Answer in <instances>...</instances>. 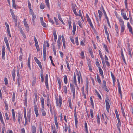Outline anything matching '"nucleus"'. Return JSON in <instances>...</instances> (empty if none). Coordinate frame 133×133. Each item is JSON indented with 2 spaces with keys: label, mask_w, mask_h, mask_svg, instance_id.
Returning a JSON list of instances; mask_svg holds the SVG:
<instances>
[{
  "label": "nucleus",
  "mask_w": 133,
  "mask_h": 133,
  "mask_svg": "<svg viewBox=\"0 0 133 133\" xmlns=\"http://www.w3.org/2000/svg\"><path fill=\"white\" fill-rule=\"evenodd\" d=\"M42 25L44 27H46V24L44 22L41 23Z\"/></svg>",
  "instance_id": "nucleus-64"
},
{
  "label": "nucleus",
  "mask_w": 133,
  "mask_h": 133,
  "mask_svg": "<svg viewBox=\"0 0 133 133\" xmlns=\"http://www.w3.org/2000/svg\"><path fill=\"white\" fill-rule=\"evenodd\" d=\"M5 48L4 45H3L2 49V58L3 59H5Z\"/></svg>",
  "instance_id": "nucleus-7"
},
{
  "label": "nucleus",
  "mask_w": 133,
  "mask_h": 133,
  "mask_svg": "<svg viewBox=\"0 0 133 133\" xmlns=\"http://www.w3.org/2000/svg\"><path fill=\"white\" fill-rule=\"evenodd\" d=\"M69 106L71 109H72L71 107V99L69 100Z\"/></svg>",
  "instance_id": "nucleus-43"
},
{
  "label": "nucleus",
  "mask_w": 133,
  "mask_h": 133,
  "mask_svg": "<svg viewBox=\"0 0 133 133\" xmlns=\"http://www.w3.org/2000/svg\"><path fill=\"white\" fill-rule=\"evenodd\" d=\"M85 127V131L87 133H88V127L87 126V124L86 122L85 121L84 123Z\"/></svg>",
  "instance_id": "nucleus-31"
},
{
  "label": "nucleus",
  "mask_w": 133,
  "mask_h": 133,
  "mask_svg": "<svg viewBox=\"0 0 133 133\" xmlns=\"http://www.w3.org/2000/svg\"><path fill=\"white\" fill-rule=\"evenodd\" d=\"M105 118L104 117L103 114H102L101 117V118L102 121H103L104 122V123L105 124H107V122L109 120L108 118L107 117L105 114H104Z\"/></svg>",
  "instance_id": "nucleus-4"
},
{
  "label": "nucleus",
  "mask_w": 133,
  "mask_h": 133,
  "mask_svg": "<svg viewBox=\"0 0 133 133\" xmlns=\"http://www.w3.org/2000/svg\"><path fill=\"white\" fill-rule=\"evenodd\" d=\"M15 94L14 92H13L12 97V101L13 102H14L15 101Z\"/></svg>",
  "instance_id": "nucleus-39"
},
{
  "label": "nucleus",
  "mask_w": 133,
  "mask_h": 133,
  "mask_svg": "<svg viewBox=\"0 0 133 133\" xmlns=\"http://www.w3.org/2000/svg\"><path fill=\"white\" fill-rule=\"evenodd\" d=\"M66 63L67 64V66L68 68V69H69V71H70V66H69V63H68V62L67 61H66Z\"/></svg>",
  "instance_id": "nucleus-46"
},
{
  "label": "nucleus",
  "mask_w": 133,
  "mask_h": 133,
  "mask_svg": "<svg viewBox=\"0 0 133 133\" xmlns=\"http://www.w3.org/2000/svg\"><path fill=\"white\" fill-rule=\"evenodd\" d=\"M24 24L26 29L27 31H29V27L28 24L27 23V22L25 18L24 20Z\"/></svg>",
  "instance_id": "nucleus-8"
},
{
  "label": "nucleus",
  "mask_w": 133,
  "mask_h": 133,
  "mask_svg": "<svg viewBox=\"0 0 133 133\" xmlns=\"http://www.w3.org/2000/svg\"><path fill=\"white\" fill-rule=\"evenodd\" d=\"M124 10L122 9L121 10V15L124 19L126 20H128L129 19V18L128 17L127 18L126 13L124 12Z\"/></svg>",
  "instance_id": "nucleus-6"
},
{
  "label": "nucleus",
  "mask_w": 133,
  "mask_h": 133,
  "mask_svg": "<svg viewBox=\"0 0 133 133\" xmlns=\"http://www.w3.org/2000/svg\"><path fill=\"white\" fill-rule=\"evenodd\" d=\"M4 103L5 104V110H7L8 109V103L6 101H4Z\"/></svg>",
  "instance_id": "nucleus-32"
},
{
  "label": "nucleus",
  "mask_w": 133,
  "mask_h": 133,
  "mask_svg": "<svg viewBox=\"0 0 133 133\" xmlns=\"http://www.w3.org/2000/svg\"><path fill=\"white\" fill-rule=\"evenodd\" d=\"M99 71L101 75L103 74V70L100 67H99Z\"/></svg>",
  "instance_id": "nucleus-47"
},
{
  "label": "nucleus",
  "mask_w": 133,
  "mask_h": 133,
  "mask_svg": "<svg viewBox=\"0 0 133 133\" xmlns=\"http://www.w3.org/2000/svg\"><path fill=\"white\" fill-rule=\"evenodd\" d=\"M34 59H35L36 62L38 64L40 62L39 60L36 57H34Z\"/></svg>",
  "instance_id": "nucleus-41"
},
{
  "label": "nucleus",
  "mask_w": 133,
  "mask_h": 133,
  "mask_svg": "<svg viewBox=\"0 0 133 133\" xmlns=\"http://www.w3.org/2000/svg\"><path fill=\"white\" fill-rule=\"evenodd\" d=\"M41 105L43 108L41 109V111L42 114V116H45L46 115V113L45 111L43 109L44 108V99L42 97L41 98Z\"/></svg>",
  "instance_id": "nucleus-1"
},
{
  "label": "nucleus",
  "mask_w": 133,
  "mask_h": 133,
  "mask_svg": "<svg viewBox=\"0 0 133 133\" xmlns=\"http://www.w3.org/2000/svg\"><path fill=\"white\" fill-rule=\"evenodd\" d=\"M118 18L120 23V25H124V22L121 17H118Z\"/></svg>",
  "instance_id": "nucleus-15"
},
{
  "label": "nucleus",
  "mask_w": 133,
  "mask_h": 133,
  "mask_svg": "<svg viewBox=\"0 0 133 133\" xmlns=\"http://www.w3.org/2000/svg\"><path fill=\"white\" fill-rule=\"evenodd\" d=\"M127 26L128 29H129V32H130L132 34L133 32L132 31V27L130 25L129 22H128L127 23Z\"/></svg>",
  "instance_id": "nucleus-12"
},
{
  "label": "nucleus",
  "mask_w": 133,
  "mask_h": 133,
  "mask_svg": "<svg viewBox=\"0 0 133 133\" xmlns=\"http://www.w3.org/2000/svg\"><path fill=\"white\" fill-rule=\"evenodd\" d=\"M28 4L29 9L31 8V4L29 0H28Z\"/></svg>",
  "instance_id": "nucleus-59"
},
{
  "label": "nucleus",
  "mask_w": 133,
  "mask_h": 133,
  "mask_svg": "<svg viewBox=\"0 0 133 133\" xmlns=\"http://www.w3.org/2000/svg\"><path fill=\"white\" fill-rule=\"evenodd\" d=\"M88 79H87V84H86V85H87V88H86V91L87 93L88 94Z\"/></svg>",
  "instance_id": "nucleus-26"
},
{
  "label": "nucleus",
  "mask_w": 133,
  "mask_h": 133,
  "mask_svg": "<svg viewBox=\"0 0 133 133\" xmlns=\"http://www.w3.org/2000/svg\"><path fill=\"white\" fill-rule=\"evenodd\" d=\"M97 79L98 83L100 84H101V80L99 78V76L98 74H97Z\"/></svg>",
  "instance_id": "nucleus-22"
},
{
  "label": "nucleus",
  "mask_w": 133,
  "mask_h": 133,
  "mask_svg": "<svg viewBox=\"0 0 133 133\" xmlns=\"http://www.w3.org/2000/svg\"><path fill=\"white\" fill-rule=\"evenodd\" d=\"M88 22L90 24V26L92 28H93L94 26L91 22L90 19L87 20Z\"/></svg>",
  "instance_id": "nucleus-21"
},
{
  "label": "nucleus",
  "mask_w": 133,
  "mask_h": 133,
  "mask_svg": "<svg viewBox=\"0 0 133 133\" xmlns=\"http://www.w3.org/2000/svg\"><path fill=\"white\" fill-rule=\"evenodd\" d=\"M11 111L12 113V119L13 120L14 122H15L16 121V118L15 117V112L14 109H12Z\"/></svg>",
  "instance_id": "nucleus-14"
},
{
  "label": "nucleus",
  "mask_w": 133,
  "mask_h": 133,
  "mask_svg": "<svg viewBox=\"0 0 133 133\" xmlns=\"http://www.w3.org/2000/svg\"><path fill=\"white\" fill-rule=\"evenodd\" d=\"M90 113L91 117L92 118H93L94 117V113L92 109H91L90 110Z\"/></svg>",
  "instance_id": "nucleus-35"
},
{
  "label": "nucleus",
  "mask_w": 133,
  "mask_h": 133,
  "mask_svg": "<svg viewBox=\"0 0 133 133\" xmlns=\"http://www.w3.org/2000/svg\"><path fill=\"white\" fill-rule=\"evenodd\" d=\"M104 29L105 33L107 35H109V34L108 32L107 29V27L105 26H104Z\"/></svg>",
  "instance_id": "nucleus-36"
},
{
  "label": "nucleus",
  "mask_w": 133,
  "mask_h": 133,
  "mask_svg": "<svg viewBox=\"0 0 133 133\" xmlns=\"http://www.w3.org/2000/svg\"><path fill=\"white\" fill-rule=\"evenodd\" d=\"M17 76L18 77L17 79H20V74H19V70L18 68L17 69Z\"/></svg>",
  "instance_id": "nucleus-19"
},
{
  "label": "nucleus",
  "mask_w": 133,
  "mask_h": 133,
  "mask_svg": "<svg viewBox=\"0 0 133 133\" xmlns=\"http://www.w3.org/2000/svg\"><path fill=\"white\" fill-rule=\"evenodd\" d=\"M4 42L6 44L9 43L8 40L7 39L6 37H4Z\"/></svg>",
  "instance_id": "nucleus-63"
},
{
  "label": "nucleus",
  "mask_w": 133,
  "mask_h": 133,
  "mask_svg": "<svg viewBox=\"0 0 133 133\" xmlns=\"http://www.w3.org/2000/svg\"><path fill=\"white\" fill-rule=\"evenodd\" d=\"M129 17L130 18V23L131 24H133V21L132 19V17L131 16V14L130 13L129 14Z\"/></svg>",
  "instance_id": "nucleus-25"
},
{
  "label": "nucleus",
  "mask_w": 133,
  "mask_h": 133,
  "mask_svg": "<svg viewBox=\"0 0 133 133\" xmlns=\"http://www.w3.org/2000/svg\"><path fill=\"white\" fill-rule=\"evenodd\" d=\"M37 97H38L37 95V94H36L35 95V98L34 100V104H35V105H36V104L35 101H36L37 102V100H38Z\"/></svg>",
  "instance_id": "nucleus-33"
},
{
  "label": "nucleus",
  "mask_w": 133,
  "mask_h": 133,
  "mask_svg": "<svg viewBox=\"0 0 133 133\" xmlns=\"http://www.w3.org/2000/svg\"><path fill=\"white\" fill-rule=\"evenodd\" d=\"M64 81L65 84H66L67 83V77L66 75H64Z\"/></svg>",
  "instance_id": "nucleus-20"
},
{
  "label": "nucleus",
  "mask_w": 133,
  "mask_h": 133,
  "mask_svg": "<svg viewBox=\"0 0 133 133\" xmlns=\"http://www.w3.org/2000/svg\"><path fill=\"white\" fill-rule=\"evenodd\" d=\"M62 42H63V46L64 48V49H65L66 48V46H65V39L64 37V36L62 35Z\"/></svg>",
  "instance_id": "nucleus-10"
},
{
  "label": "nucleus",
  "mask_w": 133,
  "mask_h": 133,
  "mask_svg": "<svg viewBox=\"0 0 133 133\" xmlns=\"http://www.w3.org/2000/svg\"><path fill=\"white\" fill-rule=\"evenodd\" d=\"M68 23L69 26V29H70L71 23V21L70 20H69L68 21Z\"/></svg>",
  "instance_id": "nucleus-52"
},
{
  "label": "nucleus",
  "mask_w": 133,
  "mask_h": 133,
  "mask_svg": "<svg viewBox=\"0 0 133 133\" xmlns=\"http://www.w3.org/2000/svg\"><path fill=\"white\" fill-rule=\"evenodd\" d=\"M45 2L47 6L48 7L49 9H50V5L49 3V0H45Z\"/></svg>",
  "instance_id": "nucleus-29"
},
{
  "label": "nucleus",
  "mask_w": 133,
  "mask_h": 133,
  "mask_svg": "<svg viewBox=\"0 0 133 133\" xmlns=\"http://www.w3.org/2000/svg\"><path fill=\"white\" fill-rule=\"evenodd\" d=\"M57 81L58 83L59 84V89H61V80H60V79H58Z\"/></svg>",
  "instance_id": "nucleus-38"
},
{
  "label": "nucleus",
  "mask_w": 133,
  "mask_h": 133,
  "mask_svg": "<svg viewBox=\"0 0 133 133\" xmlns=\"http://www.w3.org/2000/svg\"><path fill=\"white\" fill-rule=\"evenodd\" d=\"M117 126L118 129L120 131V127L121 126V122H118V123L117 125Z\"/></svg>",
  "instance_id": "nucleus-30"
},
{
  "label": "nucleus",
  "mask_w": 133,
  "mask_h": 133,
  "mask_svg": "<svg viewBox=\"0 0 133 133\" xmlns=\"http://www.w3.org/2000/svg\"><path fill=\"white\" fill-rule=\"evenodd\" d=\"M99 52L100 57L101 58L102 60H103V59H104V58L103 57V55L102 52L100 50H99Z\"/></svg>",
  "instance_id": "nucleus-42"
},
{
  "label": "nucleus",
  "mask_w": 133,
  "mask_h": 133,
  "mask_svg": "<svg viewBox=\"0 0 133 133\" xmlns=\"http://www.w3.org/2000/svg\"><path fill=\"white\" fill-rule=\"evenodd\" d=\"M77 75L78 76V83L79 84L80 83V77H81V78H82V77L80 73V72H79V73L77 72Z\"/></svg>",
  "instance_id": "nucleus-13"
},
{
  "label": "nucleus",
  "mask_w": 133,
  "mask_h": 133,
  "mask_svg": "<svg viewBox=\"0 0 133 133\" xmlns=\"http://www.w3.org/2000/svg\"><path fill=\"white\" fill-rule=\"evenodd\" d=\"M5 25L6 27L7 30H10L9 25L7 22H5Z\"/></svg>",
  "instance_id": "nucleus-50"
},
{
  "label": "nucleus",
  "mask_w": 133,
  "mask_h": 133,
  "mask_svg": "<svg viewBox=\"0 0 133 133\" xmlns=\"http://www.w3.org/2000/svg\"><path fill=\"white\" fill-rule=\"evenodd\" d=\"M4 82H5V84L6 85L8 84V80L7 78L5 77L4 78Z\"/></svg>",
  "instance_id": "nucleus-57"
},
{
  "label": "nucleus",
  "mask_w": 133,
  "mask_h": 133,
  "mask_svg": "<svg viewBox=\"0 0 133 133\" xmlns=\"http://www.w3.org/2000/svg\"><path fill=\"white\" fill-rule=\"evenodd\" d=\"M78 37H75V42L77 45H78Z\"/></svg>",
  "instance_id": "nucleus-49"
},
{
  "label": "nucleus",
  "mask_w": 133,
  "mask_h": 133,
  "mask_svg": "<svg viewBox=\"0 0 133 133\" xmlns=\"http://www.w3.org/2000/svg\"><path fill=\"white\" fill-rule=\"evenodd\" d=\"M21 115L20 113H18V120L19 124H21Z\"/></svg>",
  "instance_id": "nucleus-23"
},
{
  "label": "nucleus",
  "mask_w": 133,
  "mask_h": 133,
  "mask_svg": "<svg viewBox=\"0 0 133 133\" xmlns=\"http://www.w3.org/2000/svg\"><path fill=\"white\" fill-rule=\"evenodd\" d=\"M64 88V91L65 93L66 94L67 93V87L66 86H63Z\"/></svg>",
  "instance_id": "nucleus-45"
},
{
  "label": "nucleus",
  "mask_w": 133,
  "mask_h": 133,
  "mask_svg": "<svg viewBox=\"0 0 133 133\" xmlns=\"http://www.w3.org/2000/svg\"><path fill=\"white\" fill-rule=\"evenodd\" d=\"M38 66L39 67H40V68L41 69V71H43V69L42 67L41 64V62H40L38 64Z\"/></svg>",
  "instance_id": "nucleus-56"
},
{
  "label": "nucleus",
  "mask_w": 133,
  "mask_h": 133,
  "mask_svg": "<svg viewBox=\"0 0 133 133\" xmlns=\"http://www.w3.org/2000/svg\"><path fill=\"white\" fill-rule=\"evenodd\" d=\"M36 129L35 126L33 125L32 128V133H36Z\"/></svg>",
  "instance_id": "nucleus-18"
},
{
  "label": "nucleus",
  "mask_w": 133,
  "mask_h": 133,
  "mask_svg": "<svg viewBox=\"0 0 133 133\" xmlns=\"http://www.w3.org/2000/svg\"><path fill=\"white\" fill-rule=\"evenodd\" d=\"M128 51L129 52V54L130 55L131 58L132 57V54L131 52V50L130 48H128Z\"/></svg>",
  "instance_id": "nucleus-48"
},
{
  "label": "nucleus",
  "mask_w": 133,
  "mask_h": 133,
  "mask_svg": "<svg viewBox=\"0 0 133 133\" xmlns=\"http://www.w3.org/2000/svg\"><path fill=\"white\" fill-rule=\"evenodd\" d=\"M98 12L99 14V19L101 20V17L102 16L103 13L100 10H98Z\"/></svg>",
  "instance_id": "nucleus-16"
},
{
  "label": "nucleus",
  "mask_w": 133,
  "mask_h": 133,
  "mask_svg": "<svg viewBox=\"0 0 133 133\" xmlns=\"http://www.w3.org/2000/svg\"><path fill=\"white\" fill-rule=\"evenodd\" d=\"M29 10L30 14H31L32 15H33L34 12L31 8L29 9Z\"/></svg>",
  "instance_id": "nucleus-53"
},
{
  "label": "nucleus",
  "mask_w": 133,
  "mask_h": 133,
  "mask_svg": "<svg viewBox=\"0 0 133 133\" xmlns=\"http://www.w3.org/2000/svg\"><path fill=\"white\" fill-rule=\"evenodd\" d=\"M58 18L59 20L62 22V23L64 24H65V23L63 21L61 17V16L60 14H59L58 15Z\"/></svg>",
  "instance_id": "nucleus-17"
},
{
  "label": "nucleus",
  "mask_w": 133,
  "mask_h": 133,
  "mask_svg": "<svg viewBox=\"0 0 133 133\" xmlns=\"http://www.w3.org/2000/svg\"><path fill=\"white\" fill-rule=\"evenodd\" d=\"M30 112L29 113V114L28 115V121L29 122H30V118H31V114H30V110L29 111Z\"/></svg>",
  "instance_id": "nucleus-37"
},
{
  "label": "nucleus",
  "mask_w": 133,
  "mask_h": 133,
  "mask_svg": "<svg viewBox=\"0 0 133 133\" xmlns=\"http://www.w3.org/2000/svg\"><path fill=\"white\" fill-rule=\"evenodd\" d=\"M97 122L98 123V124H100V118L99 117V116L98 115L97 118Z\"/></svg>",
  "instance_id": "nucleus-62"
},
{
  "label": "nucleus",
  "mask_w": 133,
  "mask_h": 133,
  "mask_svg": "<svg viewBox=\"0 0 133 133\" xmlns=\"http://www.w3.org/2000/svg\"><path fill=\"white\" fill-rule=\"evenodd\" d=\"M106 99H105V102L106 103V109L108 112H109V110L110 108V105L109 103V102H110L109 99L107 98Z\"/></svg>",
  "instance_id": "nucleus-2"
},
{
  "label": "nucleus",
  "mask_w": 133,
  "mask_h": 133,
  "mask_svg": "<svg viewBox=\"0 0 133 133\" xmlns=\"http://www.w3.org/2000/svg\"><path fill=\"white\" fill-rule=\"evenodd\" d=\"M62 42H63V46L64 48V49H65L66 48V46H65V39L64 37V36L62 35Z\"/></svg>",
  "instance_id": "nucleus-11"
},
{
  "label": "nucleus",
  "mask_w": 133,
  "mask_h": 133,
  "mask_svg": "<svg viewBox=\"0 0 133 133\" xmlns=\"http://www.w3.org/2000/svg\"><path fill=\"white\" fill-rule=\"evenodd\" d=\"M61 1L60 0H58L57 5L58 6L61 8Z\"/></svg>",
  "instance_id": "nucleus-40"
},
{
  "label": "nucleus",
  "mask_w": 133,
  "mask_h": 133,
  "mask_svg": "<svg viewBox=\"0 0 133 133\" xmlns=\"http://www.w3.org/2000/svg\"><path fill=\"white\" fill-rule=\"evenodd\" d=\"M34 111L36 115V117H38V116L39 114L38 112V107L36 105H34Z\"/></svg>",
  "instance_id": "nucleus-9"
},
{
  "label": "nucleus",
  "mask_w": 133,
  "mask_h": 133,
  "mask_svg": "<svg viewBox=\"0 0 133 133\" xmlns=\"http://www.w3.org/2000/svg\"><path fill=\"white\" fill-rule=\"evenodd\" d=\"M103 47L104 48L105 50L108 53H109V51L108 49V48L107 45L104 44V43L103 44Z\"/></svg>",
  "instance_id": "nucleus-27"
},
{
  "label": "nucleus",
  "mask_w": 133,
  "mask_h": 133,
  "mask_svg": "<svg viewBox=\"0 0 133 133\" xmlns=\"http://www.w3.org/2000/svg\"><path fill=\"white\" fill-rule=\"evenodd\" d=\"M118 91L119 94L120 95V97L121 98H122V91L121 90V88H118Z\"/></svg>",
  "instance_id": "nucleus-34"
},
{
  "label": "nucleus",
  "mask_w": 133,
  "mask_h": 133,
  "mask_svg": "<svg viewBox=\"0 0 133 133\" xmlns=\"http://www.w3.org/2000/svg\"><path fill=\"white\" fill-rule=\"evenodd\" d=\"M106 87H107L106 82L105 81L103 80L102 87V88H104Z\"/></svg>",
  "instance_id": "nucleus-24"
},
{
  "label": "nucleus",
  "mask_w": 133,
  "mask_h": 133,
  "mask_svg": "<svg viewBox=\"0 0 133 133\" xmlns=\"http://www.w3.org/2000/svg\"><path fill=\"white\" fill-rule=\"evenodd\" d=\"M76 30V27H73V30L72 31L73 35H74L75 34V31Z\"/></svg>",
  "instance_id": "nucleus-51"
},
{
  "label": "nucleus",
  "mask_w": 133,
  "mask_h": 133,
  "mask_svg": "<svg viewBox=\"0 0 133 133\" xmlns=\"http://www.w3.org/2000/svg\"><path fill=\"white\" fill-rule=\"evenodd\" d=\"M106 19H107V22L108 23V25L110 26V28H111V26L110 25V24L109 22V20L108 18V17H107V18H105Z\"/></svg>",
  "instance_id": "nucleus-55"
},
{
  "label": "nucleus",
  "mask_w": 133,
  "mask_h": 133,
  "mask_svg": "<svg viewBox=\"0 0 133 133\" xmlns=\"http://www.w3.org/2000/svg\"><path fill=\"white\" fill-rule=\"evenodd\" d=\"M70 88L71 90L75 89V87L74 85H72L71 83L70 84Z\"/></svg>",
  "instance_id": "nucleus-44"
},
{
  "label": "nucleus",
  "mask_w": 133,
  "mask_h": 133,
  "mask_svg": "<svg viewBox=\"0 0 133 133\" xmlns=\"http://www.w3.org/2000/svg\"><path fill=\"white\" fill-rule=\"evenodd\" d=\"M45 84L46 88L48 89H49V87H48V81H45Z\"/></svg>",
  "instance_id": "nucleus-61"
},
{
  "label": "nucleus",
  "mask_w": 133,
  "mask_h": 133,
  "mask_svg": "<svg viewBox=\"0 0 133 133\" xmlns=\"http://www.w3.org/2000/svg\"><path fill=\"white\" fill-rule=\"evenodd\" d=\"M59 101H58V98H56V105L57 106H58L59 105V102L60 104L59 107H61V105L62 104V97L60 96H59Z\"/></svg>",
  "instance_id": "nucleus-3"
},
{
  "label": "nucleus",
  "mask_w": 133,
  "mask_h": 133,
  "mask_svg": "<svg viewBox=\"0 0 133 133\" xmlns=\"http://www.w3.org/2000/svg\"><path fill=\"white\" fill-rule=\"evenodd\" d=\"M121 32H123L125 29V25H121Z\"/></svg>",
  "instance_id": "nucleus-28"
},
{
  "label": "nucleus",
  "mask_w": 133,
  "mask_h": 133,
  "mask_svg": "<svg viewBox=\"0 0 133 133\" xmlns=\"http://www.w3.org/2000/svg\"><path fill=\"white\" fill-rule=\"evenodd\" d=\"M43 60L45 61L46 58V46L45 44H44L43 46Z\"/></svg>",
  "instance_id": "nucleus-5"
},
{
  "label": "nucleus",
  "mask_w": 133,
  "mask_h": 133,
  "mask_svg": "<svg viewBox=\"0 0 133 133\" xmlns=\"http://www.w3.org/2000/svg\"><path fill=\"white\" fill-rule=\"evenodd\" d=\"M72 92L73 98L74 99L75 96V89L71 90Z\"/></svg>",
  "instance_id": "nucleus-54"
},
{
  "label": "nucleus",
  "mask_w": 133,
  "mask_h": 133,
  "mask_svg": "<svg viewBox=\"0 0 133 133\" xmlns=\"http://www.w3.org/2000/svg\"><path fill=\"white\" fill-rule=\"evenodd\" d=\"M65 124L64 130L65 132H66L68 130V127L66 124Z\"/></svg>",
  "instance_id": "nucleus-58"
},
{
  "label": "nucleus",
  "mask_w": 133,
  "mask_h": 133,
  "mask_svg": "<svg viewBox=\"0 0 133 133\" xmlns=\"http://www.w3.org/2000/svg\"><path fill=\"white\" fill-rule=\"evenodd\" d=\"M74 116L75 117V120H77L76 112H74Z\"/></svg>",
  "instance_id": "nucleus-60"
}]
</instances>
